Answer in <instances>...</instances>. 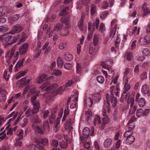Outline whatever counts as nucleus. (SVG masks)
<instances>
[{
    "label": "nucleus",
    "mask_w": 150,
    "mask_h": 150,
    "mask_svg": "<svg viewBox=\"0 0 150 150\" xmlns=\"http://www.w3.org/2000/svg\"><path fill=\"white\" fill-rule=\"evenodd\" d=\"M32 105L33 106V109H28L25 112V114L27 117H29L30 116H33L39 111L40 105L39 102H34Z\"/></svg>",
    "instance_id": "1"
},
{
    "label": "nucleus",
    "mask_w": 150,
    "mask_h": 150,
    "mask_svg": "<svg viewBox=\"0 0 150 150\" xmlns=\"http://www.w3.org/2000/svg\"><path fill=\"white\" fill-rule=\"evenodd\" d=\"M4 41L6 42H9V44L11 45L16 42L17 38L14 37L13 38L12 35H8V33L3 34Z\"/></svg>",
    "instance_id": "2"
},
{
    "label": "nucleus",
    "mask_w": 150,
    "mask_h": 150,
    "mask_svg": "<svg viewBox=\"0 0 150 150\" xmlns=\"http://www.w3.org/2000/svg\"><path fill=\"white\" fill-rule=\"evenodd\" d=\"M109 97V94L108 93L106 94V96L107 102V101L108 100V102L109 103V101L112 104V107H115L116 106L117 103V98L115 97L114 95L112 93L110 96L109 97Z\"/></svg>",
    "instance_id": "3"
},
{
    "label": "nucleus",
    "mask_w": 150,
    "mask_h": 150,
    "mask_svg": "<svg viewBox=\"0 0 150 150\" xmlns=\"http://www.w3.org/2000/svg\"><path fill=\"white\" fill-rule=\"evenodd\" d=\"M32 117L31 118L30 120L33 124L32 125V127L33 129L35 128V124H38L41 123V122L38 116L37 115H34L33 116H31Z\"/></svg>",
    "instance_id": "4"
},
{
    "label": "nucleus",
    "mask_w": 150,
    "mask_h": 150,
    "mask_svg": "<svg viewBox=\"0 0 150 150\" xmlns=\"http://www.w3.org/2000/svg\"><path fill=\"white\" fill-rule=\"evenodd\" d=\"M35 142L37 144H42L44 146H47L48 145V140L46 138H43L40 139L38 138H35L34 139Z\"/></svg>",
    "instance_id": "5"
},
{
    "label": "nucleus",
    "mask_w": 150,
    "mask_h": 150,
    "mask_svg": "<svg viewBox=\"0 0 150 150\" xmlns=\"http://www.w3.org/2000/svg\"><path fill=\"white\" fill-rule=\"evenodd\" d=\"M23 29V27L20 25L17 24L13 25V26L12 31L9 33L11 34H14L15 33H19Z\"/></svg>",
    "instance_id": "6"
},
{
    "label": "nucleus",
    "mask_w": 150,
    "mask_h": 150,
    "mask_svg": "<svg viewBox=\"0 0 150 150\" xmlns=\"http://www.w3.org/2000/svg\"><path fill=\"white\" fill-rule=\"evenodd\" d=\"M28 43H25L22 45L19 48V52L20 54L23 55L25 54L28 50Z\"/></svg>",
    "instance_id": "7"
},
{
    "label": "nucleus",
    "mask_w": 150,
    "mask_h": 150,
    "mask_svg": "<svg viewBox=\"0 0 150 150\" xmlns=\"http://www.w3.org/2000/svg\"><path fill=\"white\" fill-rule=\"evenodd\" d=\"M73 122L72 120L70 118L67 120L64 125V128L66 130L72 128V124Z\"/></svg>",
    "instance_id": "8"
},
{
    "label": "nucleus",
    "mask_w": 150,
    "mask_h": 150,
    "mask_svg": "<svg viewBox=\"0 0 150 150\" xmlns=\"http://www.w3.org/2000/svg\"><path fill=\"white\" fill-rule=\"evenodd\" d=\"M60 21L63 23H65L67 28H69L70 26L71 23L68 18L66 17L62 18L60 19Z\"/></svg>",
    "instance_id": "9"
},
{
    "label": "nucleus",
    "mask_w": 150,
    "mask_h": 150,
    "mask_svg": "<svg viewBox=\"0 0 150 150\" xmlns=\"http://www.w3.org/2000/svg\"><path fill=\"white\" fill-rule=\"evenodd\" d=\"M48 44L49 42H45L43 45L42 49V50H44L45 49L44 51V54H47L51 49L50 47L48 46Z\"/></svg>",
    "instance_id": "10"
},
{
    "label": "nucleus",
    "mask_w": 150,
    "mask_h": 150,
    "mask_svg": "<svg viewBox=\"0 0 150 150\" xmlns=\"http://www.w3.org/2000/svg\"><path fill=\"white\" fill-rule=\"evenodd\" d=\"M83 16H82L77 23V25L79 29L81 31L84 30V26L83 24Z\"/></svg>",
    "instance_id": "11"
},
{
    "label": "nucleus",
    "mask_w": 150,
    "mask_h": 150,
    "mask_svg": "<svg viewBox=\"0 0 150 150\" xmlns=\"http://www.w3.org/2000/svg\"><path fill=\"white\" fill-rule=\"evenodd\" d=\"M112 140L109 138L106 139L104 142L103 145L105 148H109L111 146L112 143Z\"/></svg>",
    "instance_id": "12"
},
{
    "label": "nucleus",
    "mask_w": 150,
    "mask_h": 150,
    "mask_svg": "<svg viewBox=\"0 0 150 150\" xmlns=\"http://www.w3.org/2000/svg\"><path fill=\"white\" fill-rule=\"evenodd\" d=\"M14 50L12 49L11 51H7L6 55V57L7 59V60H10L13 55L14 54Z\"/></svg>",
    "instance_id": "13"
},
{
    "label": "nucleus",
    "mask_w": 150,
    "mask_h": 150,
    "mask_svg": "<svg viewBox=\"0 0 150 150\" xmlns=\"http://www.w3.org/2000/svg\"><path fill=\"white\" fill-rule=\"evenodd\" d=\"M47 76L45 74H43L41 75L37 80V82L40 83H42L44 80H47Z\"/></svg>",
    "instance_id": "14"
},
{
    "label": "nucleus",
    "mask_w": 150,
    "mask_h": 150,
    "mask_svg": "<svg viewBox=\"0 0 150 150\" xmlns=\"http://www.w3.org/2000/svg\"><path fill=\"white\" fill-rule=\"evenodd\" d=\"M126 142L127 144H130L132 143L135 140L134 137L132 135L130 136L127 137Z\"/></svg>",
    "instance_id": "15"
},
{
    "label": "nucleus",
    "mask_w": 150,
    "mask_h": 150,
    "mask_svg": "<svg viewBox=\"0 0 150 150\" xmlns=\"http://www.w3.org/2000/svg\"><path fill=\"white\" fill-rule=\"evenodd\" d=\"M69 7L68 6H66L64 7L59 12V16H62L63 15H67L68 13V11L69 10Z\"/></svg>",
    "instance_id": "16"
},
{
    "label": "nucleus",
    "mask_w": 150,
    "mask_h": 150,
    "mask_svg": "<svg viewBox=\"0 0 150 150\" xmlns=\"http://www.w3.org/2000/svg\"><path fill=\"white\" fill-rule=\"evenodd\" d=\"M90 133V130L87 127L84 128L83 131V134L85 138L88 137Z\"/></svg>",
    "instance_id": "17"
},
{
    "label": "nucleus",
    "mask_w": 150,
    "mask_h": 150,
    "mask_svg": "<svg viewBox=\"0 0 150 150\" xmlns=\"http://www.w3.org/2000/svg\"><path fill=\"white\" fill-rule=\"evenodd\" d=\"M135 120V118L134 117H132L129 121L128 124L127 126L129 129H133L135 127V125L134 124H132V127H131L130 124L133 122L134 120Z\"/></svg>",
    "instance_id": "18"
},
{
    "label": "nucleus",
    "mask_w": 150,
    "mask_h": 150,
    "mask_svg": "<svg viewBox=\"0 0 150 150\" xmlns=\"http://www.w3.org/2000/svg\"><path fill=\"white\" fill-rule=\"evenodd\" d=\"M117 25H115V28H111L109 34V37H113L115 34L117 27Z\"/></svg>",
    "instance_id": "19"
},
{
    "label": "nucleus",
    "mask_w": 150,
    "mask_h": 150,
    "mask_svg": "<svg viewBox=\"0 0 150 150\" xmlns=\"http://www.w3.org/2000/svg\"><path fill=\"white\" fill-rule=\"evenodd\" d=\"M68 145V143L67 142V139H66L65 141H62L59 143V146L62 149H66Z\"/></svg>",
    "instance_id": "20"
},
{
    "label": "nucleus",
    "mask_w": 150,
    "mask_h": 150,
    "mask_svg": "<svg viewBox=\"0 0 150 150\" xmlns=\"http://www.w3.org/2000/svg\"><path fill=\"white\" fill-rule=\"evenodd\" d=\"M130 101H131V104H130V108H131V110H132V114H134L135 111L136 110L137 107L133 105L134 100L133 98L130 99Z\"/></svg>",
    "instance_id": "21"
},
{
    "label": "nucleus",
    "mask_w": 150,
    "mask_h": 150,
    "mask_svg": "<svg viewBox=\"0 0 150 150\" xmlns=\"http://www.w3.org/2000/svg\"><path fill=\"white\" fill-rule=\"evenodd\" d=\"M63 27V24L61 23L56 24L54 26V31H58L61 29Z\"/></svg>",
    "instance_id": "22"
},
{
    "label": "nucleus",
    "mask_w": 150,
    "mask_h": 150,
    "mask_svg": "<svg viewBox=\"0 0 150 150\" xmlns=\"http://www.w3.org/2000/svg\"><path fill=\"white\" fill-rule=\"evenodd\" d=\"M149 91V86L146 84H144L142 86V91L144 94L147 93Z\"/></svg>",
    "instance_id": "23"
},
{
    "label": "nucleus",
    "mask_w": 150,
    "mask_h": 150,
    "mask_svg": "<svg viewBox=\"0 0 150 150\" xmlns=\"http://www.w3.org/2000/svg\"><path fill=\"white\" fill-rule=\"evenodd\" d=\"M139 106L142 107L144 106L146 103V101L144 98H141L138 100Z\"/></svg>",
    "instance_id": "24"
},
{
    "label": "nucleus",
    "mask_w": 150,
    "mask_h": 150,
    "mask_svg": "<svg viewBox=\"0 0 150 150\" xmlns=\"http://www.w3.org/2000/svg\"><path fill=\"white\" fill-rule=\"evenodd\" d=\"M34 129H35L36 131L40 134H43L44 133L45 130L43 128H42L38 126H35V128Z\"/></svg>",
    "instance_id": "25"
},
{
    "label": "nucleus",
    "mask_w": 150,
    "mask_h": 150,
    "mask_svg": "<svg viewBox=\"0 0 150 150\" xmlns=\"http://www.w3.org/2000/svg\"><path fill=\"white\" fill-rule=\"evenodd\" d=\"M25 60V59L24 58H23L21 60H19L16 64L15 68L17 69L23 66Z\"/></svg>",
    "instance_id": "26"
},
{
    "label": "nucleus",
    "mask_w": 150,
    "mask_h": 150,
    "mask_svg": "<svg viewBox=\"0 0 150 150\" xmlns=\"http://www.w3.org/2000/svg\"><path fill=\"white\" fill-rule=\"evenodd\" d=\"M64 64V62L62 61V59L60 57L58 58L57 61V64L58 67L61 68L62 67Z\"/></svg>",
    "instance_id": "27"
},
{
    "label": "nucleus",
    "mask_w": 150,
    "mask_h": 150,
    "mask_svg": "<svg viewBox=\"0 0 150 150\" xmlns=\"http://www.w3.org/2000/svg\"><path fill=\"white\" fill-rule=\"evenodd\" d=\"M99 19H96L95 22L93 23V25H92L93 30H94L96 27L97 29H98L99 24Z\"/></svg>",
    "instance_id": "28"
},
{
    "label": "nucleus",
    "mask_w": 150,
    "mask_h": 150,
    "mask_svg": "<svg viewBox=\"0 0 150 150\" xmlns=\"http://www.w3.org/2000/svg\"><path fill=\"white\" fill-rule=\"evenodd\" d=\"M43 127V128L44 130L45 129H46L48 131H50L49 125L48 120H46L44 122Z\"/></svg>",
    "instance_id": "29"
},
{
    "label": "nucleus",
    "mask_w": 150,
    "mask_h": 150,
    "mask_svg": "<svg viewBox=\"0 0 150 150\" xmlns=\"http://www.w3.org/2000/svg\"><path fill=\"white\" fill-rule=\"evenodd\" d=\"M99 42L98 36L96 35H95L93 38V44L94 46L97 45Z\"/></svg>",
    "instance_id": "30"
},
{
    "label": "nucleus",
    "mask_w": 150,
    "mask_h": 150,
    "mask_svg": "<svg viewBox=\"0 0 150 150\" xmlns=\"http://www.w3.org/2000/svg\"><path fill=\"white\" fill-rule=\"evenodd\" d=\"M64 58L67 61H71L73 59L72 55L70 54H66L64 56Z\"/></svg>",
    "instance_id": "31"
},
{
    "label": "nucleus",
    "mask_w": 150,
    "mask_h": 150,
    "mask_svg": "<svg viewBox=\"0 0 150 150\" xmlns=\"http://www.w3.org/2000/svg\"><path fill=\"white\" fill-rule=\"evenodd\" d=\"M56 115L53 114H51L49 117V120L50 124H53L55 122Z\"/></svg>",
    "instance_id": "32"
},
{
    "label": "nucleus",
    "mask_w": 150,
    "mask_h": 150,
    "mask_svg": "<svg viewBox=\"0 0 150 150\" xmlns=\"http://www.w3.org/2000/svg\"><path fill=\"white\" fill-rule=\"evenodd\" d=\"M98 82L100 83H103L105 79L104 77L100 75L98 76L96 78Z\"/></svg>",
    "instance_id": "33"
},
{
    "label": "nucleus",
    "mask_w": 150,
    "mask_h": 150,
    "mask_svg": "<svg viewBox=\"0 0 150 150\" xmlns=\"http://www.w3.org/2000/svg\"><path fill=\"white\" fill-rule=\"evenodd\" d=\"M90 11L91 14L92 16H93L96 13V7L94 4H92Z\"/></svg>",
    "instance_id": "34"
},
{
    "label": "nucleus",
    "mask_w": 150,
    "mask_h": 150,
    "mask_svg": "<svg viewBox=\"0 0 150 150\" xmlns=\"http://www.w3.org/2000/svg\"><path fill=\"white\" fill-rule=\"evenodd\" d=\"M125 55L127 56V59L129 61H131L133 58V54L131 52H127L125 54Z\"/></svg>",
    "instance_id": "35"
},
{
    "label": "nucleus",
    "mask_w": 150,
    "mask_h": 150,
    "mask_svg": "<svg viewBox=\"0 0 150 150\" xmlns=\"http://www.w3.org/2000/svg\"><path fill=\"white\" fill-rule=\"evenodd\" d=\"M101 123L100 117L98 115L96 116L94 120V123L95 125L96 124H100Z\"/></svg>",
    "instance_id": "36"
},
{
    "label": "nucleus",
    "mask_w": 150,
    "mask_h": 150,
    "mask_svg": "<svg viewBox=\"0 0 150 150\" xmlns=\"http://www.w3.org/2000/svg\"><path fill=\"white\" fill-rule=\"evenodd\" d=\"M56 17V16L54 15H52L50 16H48L46 19V21L48 22L53 21Z\"/></svg>",
    "instance_id": "37"
},
{
    "label": "nucleus",
    "mask_w": 150,
    "mask_h": 150,
    "mask_svg": "<svg viewBox=\"0 0 150 150\" xmlns=\"http://www.w3.org/2000/svg\"><path fill=\"white\" fill-rule=\"evenodd\" d=\"M20 16L19 14H16L11 17V20L12 21L15 22L17 21L20 18Z\"/></svg>",
    "instance_id": "38"
},
{
    "label": "nucleus",
    "mask_w": 150,
    "mask_h": 150,
    "mask_svg": "<svg viewBox=\"0 0 150 150\" xmlns=\"http://www.w3.org/2000/svg\"><path fill=\"white\" fill-rule=\"evenodd\" d=\"M8 29V28L6 25H2L0 26V33H5L7 30Z\"/></svg>",
    "instance_id": "39"
},
{
    "label": "nucleus",
    "mask_w": 150,
    "mask_h": 150,
    "mask_svg": "<svg viewBox=\"0 0 150 150\" xmlns=\"http://www.w3.org/2000/svg\"><path fill=\"white\" fill-rule=\"evenodd\" d=\"M76 72L77 73H80L81 70V64L79 62H78L76 64Z\"/></svg>",
    "instance_id": "40"
},
{
    "label": "nucleus",
    "mask_w": 150,
    "mask_h": 150,
    "mask_svg": "<svg viewBox=\"0 0 150 150\" xmlns=\"http://www.w3.org/2000/svg\"><path fill=\"white\" fill-rule=\"evenodd\" d=\"M144 110L142 109H139L136 112V115L138 117H140L143 115Z\"/></svg>",
    "instance_id": "41"
},
{
    "label": "nucleus",
    "mask_w": 150,
    "mask_h": 150,
    "mask_svg": "<svg viewBox=\"0 0 150 150\" xmlns=\"http://www.w3.org/2000/svg\"><path fill=\"white\" fill-rule=\"evenodd\" d=\"M129 129V130L126 131L124 133V136L125 137H127L132 135V134H133V132L131 130L132 129Z\"/></svg>",
    "instance_id": "42"
},
{
    "label": "nucleus",
    "mask_w": 150,
    "mask_h": 150,
    "mask_svg": "<svg viewBox=\"0 0 150 150\" xmlns=\"http://www.w3.org/2000/svg\"><path fill=\"white\" fill-rule=\"evenodd\" d=\"M150 52L149 50L147 48H144L142 51V54L145 56L149 55Z\"/></svg>",
    "instance_id": "43"
},
{
    "label": "nucleus",
    "mask_w": 150,
    "mask_h": 150,
    "mask_svg": "<svg viewBox=\"0 0 150 150\" xmlns=\"http://www.w3.org/2000/svg\"><path fill=\"white\" fill-rule=\"evenodd\" d=\"M150 42L149 37L148 36H146L144 39L143 44L144 45H148Z\"/></svg>",
    "instance_id": "44"
},
{
    "label": "nucleus",
    "mask_w": 150,
    "mask_h": 150,
    "mask_svg": "<svg viewBox=\"0 0 150 150\" xmlns=\"http://www.w3.org/2000/svg\"><path fill=\"white\" fill-rule=\"evenodd\" d=\"M109 119L108 118V116H105L102 119V123L104 124H106L108 123L109 122Z\"/></svg>",
    "instance_id": "45"
},
{
    "label": "nucleus",
    "mask_w": 150,
    "mask_h": 150,
    "mask_svg": "<svg viewBox=\"0 0 150 150\" xmlns=\"http://www.w3.org/2000/svg\"><path fill=\"white\" fill-rule=\"evenodd\" d=\"M118 114L117 109H115L113 114V118L114 120H116L118 118Z\"/></svg>",
    "instance_id": "46"
},
{
    "label": "nucleus",
    "mask_w": 150,
    "mask_h": 150,
    "mask_svg": "<svg viewBox=\"0 0 150 150\" xmlns=\"http://www.w3.org/2000/svg\"><path fill=\"white\" fill-rule=\"evenodd\" d=\"M105 30V26L104 24L103 23H102L100 25L99 30L101 33H103Z\"/></svg>",
    "instance_id": "47"
},
{
    "label": "nucleus",
    "mask_w": 150,
    "mask_h": 150,
    "mask_svg": "<svg viewBox=\"0 0 150 150\" xmlns=\"http://www.w3.org/2000/svg\"><path fill=\"white\" fill-rule=\"evenodd\" d=\"M72 67V66L71 64L66 63L64 65V68L66 69L70 70L71 69Z\"/></svg>",
    "instance_id": "48"
},
{
    "label": "nucleus",
    "mask_w": 150,
    "mask_h": 150,
    "mask_svg": "<svg viewBox=\"0 0 150 150\" xmlns=\"http://www.w3.org/2000/svg\"><path fill=\"white\" fill-rule=\"evenodd\" d=\"M38 96V95H34L33 96H32L30 98V101L32 103V104H33V103H34V102H38L37 101H35V100L36 99L37 97Z\"/></svg>",
    "instance_id": "49"
},
{
    "label": "nucleus",
    "mask_w": 150,
    "mask_h": 150,
    "mask_svg": "<svg viewBox=\"0 0 150 150\" xmlns=\"http://www.w3.org/2000/svg\"><path fill=\"white\" fill-rule=\"evenodd\" d=\"M58 144V141L55 139H54L52 140V145L54 148L57 147Z\"/></svg>",
    "instance_id": "50"
},
{
    "label": "nucleus",
    "mask_w": 150,
    "mask_h": 150,
    "mask_svg": "<svg viewBox=\"0 0 150 150\" xmlns=\"http://www.w3.org/2000/svg\"><path fill=\"white\" fill-rule=\"evenodd\" d=\"M108 12L107 11H105L101 14L100 18L103 19L105 18L108 16Z\"/></svg>",
    "instance_id": "51"
},
{
    "label": "nucleus",
    "mask_w": 150,
    "mask_h": 150,
    "mask_svg": "<svg viewBox=\"0 0 150 150\" xmlns=\"http://www.w3.org/2000/svg\"><path fill=\"white\" fill-rule=\"evenodd\" d=\"M140 78L142 80L146 79L147 78L146 72H143L140 75Z\"/></svg>",
    "instance_id": "52"
},
{
    "label": "nucleus",
    "mask_w": 150,
    "mask_h": 150,
    "mask_svg": "<svg viewBox=\"0 0 150 150\" xmlns=\"http://www.w3.org/2000/svg\"><path fill=\"white\" fill-rule=\"evenodd\" d=\"M57 106L55 105L51 110V114L55 115V114L57 112Z\"/></svg>",
    "instance_id": "53"
},
{
    "label": "nucleus",
    "mask_w": 150,
    "mask_h": 150,
    "mask_svg": "<svg viewBox=\"0 0 150 150\" xmlns=\"http://www.w3.org/2000/svg\"><path fill=\"white\" fill-rule=\"evenodd\" d=\"M58 87V85L57 83H54L50 86V89L52 91H54L55 89Z\"/></svg>",
    "instance_id": "54"
},
{
    "label": "nucleus",
    "mask_w": 150,
    "mask_h": 150,
    "mask_svg": "<svg viewBox=\"0 0 150 150\" xmlns=\"http://www.w3.org/2000/svg\"><path fill=\"white\" fill-rule=\"evenodd\" d=\"M23 130L21 129L20 130L19 133L18 134V135L19 137L18 138V139L20 140L23 139Z\"/></svg>",
    "instance_id": "55"
},
{
    "label": "nucleus",
    "mask_w": 150,
    "mask_h": 150,
    "mask_svg": "<svg viewBox=\"0 0 150 150\" xmlns=\"http://www.w3.org/2000/svg\"><path fill=\"white\" fill-rule=\"evenodd\" d=\"M7 71H5L4 72L3 75V77L6 80V81H7L8 80L9 74L7 76Z\"/></svg>",
    "instance_id": "56"
},
{
    "label": "nucleus",
    "mask_w": 150,
    "mask_h": 150,
    "mask_svg": "<svg viewBox=\"0 0 150 150\" xmlns=\"http://www.w3.org/2000/svg\"><path fill=\"white\" fill-rule=\"evenodd\" d=\"M23 122L22 124V127H23L25 126L28 122V120L27 118H25L23 120Z\"/></svg>",
    "instance_id": "57"
},
{
    "label": "nucleus",
    "mask_w": 150,
    "mask_h": 150,
    "mask_svg": "<svg viewBox=\"0 0 150 150\" xmlns=\"http://www.w3.org/2000/svg\"><path fill=\"white\" fill-rule=\"evenodd\" d=\"M107 103L108 105L106 106L107 112L108 113H110L111 111L110 108V103L108 102V100H107Z\"/></svg>",
    "instance_id": "58"
},
{
    "label": "nucleus",
    "mask_w": 150,
    "mask_h": 150,
    "mask_svg": "<svg viewBox=\"0 0 150 150\" xmlns=\"http://www.w3.org/2000/svg\"><path fill=\"white\" fill-rule=\"evenodd\" d=\"M6 99L5 94H1L0 95V101L4 102Z\"/></svg>",
    "instance_id": "59"
},
{
    "label": "nucleus",
    "mask_w": 150,
    "mask_h": 150,
    "mask_svg": "<svg viewBox=\"0 0 150 150\" xmlns=\"http://www.w3.org/2000/svg\"><path fill=\"white\" fill-rule=\"evenodd\" d=\"M74 82L72 80H69L68 82L66 84L65 86L66 87H69L72 86Z\"/></svg>",
    "instance_id": "60"
},
{
    "label": "nucleus",
    "mask_w": 150,
    "mask_h": 150,
    "mask_svg": "<svg viewBox=\"0 0 150 150\" xmlns=\"http://www.w3.org/2000/svg\"><path fill=\"white\" fill-rule=\"evenodd\" d=\"M60 121L59 120L57 119L54 125V127H60L59 126V125Z\"/></svg>",
    "instance_id": "61"
},
{
    "label": "nucleus",
    "mask_w": 150,
    "mask_h": 150,
    "mask_svg": "<svg viewBox=\"0 0 150 150\" xmlns=\"http://www.w3.org/2000/svg\"><path fill=\"white\" fill-rule=\"evenodd\" d=\"M50 112L48 110H46L44 111L43 115V117L44 119L48 117Z\"/></svg>",
    "instance_id": "62"
},
{
    "label": "nucleus",
    "mask_w": 150,
    "mask_h": 150,
    "mask_svg": "<svg viewBox=\"0 0 150 150\" xmlns=\"http://www.w3.org/2000/svg\"><path fill=\"white\" fill-rule=\"evenodd\" d=\"M117 21L116 19H114L111 22V28H115V24L116 23ZM116 25H117V24Z\"/></svg>",
    "instance_id": "63"
},
{
    "label": "nucleus",
    "mask_w": 150,
    "mask_h": 150,
    "mask_svg": "<svg viewBox=\"0 0 150 150\" xmlns=\"http://www.w3.org/2000/svg\"><path fill=\"white\" fill-rule=\"evenodd\" d=\"M53 73L56 76H59L62 74L61 71L59 70H55L53 71Z\"/></svg>",
    "instance_id": "64"
}]
</instances>
